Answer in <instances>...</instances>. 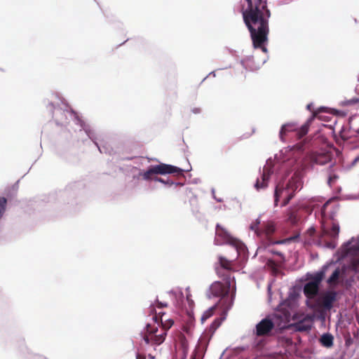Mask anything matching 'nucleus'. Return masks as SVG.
<instances>
[{
	"instance_id": "obj_9",
	"label": "nucleus",
	"mask_w": 359,
	"mask_h": 359,
	"mask_svg": "<svg viewBox=\"0 0 359 359\" xmlns=\"http://www.w3.org/2000/svg\"><path fill=\"white\" fill-rule=\"evenodd\" d=\"M316 116L321 118L318 114H313V116L307 121L306 123L302 126L300 128H297L294 123H287L283 125L280 131V139L283 140L284 136L290 132H294L299 137H302L307 133L309 125Z\"/></svg>"
},
{
	"instance_id": "obj_1",
	"label": "nucleus",
	"mask_w": 359,
	"mask_h": 359,
	"mask_svg": "<svg viewBox=\"0 0 359 359\" xmlns=\"http://www.w3.org/2000/svg\"><path fill=\"white\" fill-rule=\"evenodd\" d=\"M301 144H297L291 148H285L280 151L274 156V159H269L263 168L261 179H257L255 185L257 190L267 187L269 180H273L276 184L274 193V203L278 205L282 201V206L286 205L292 198L296 191L302 188V181L296 171L288 180V169L294 167L296 170V151L302 149Z\"/></svg>"
},
{
	"instance_id": "obj_36",
	"label": "nucleus",
	"mask_w": 359,
	"mask_h": 359,
	"mask_svg": "<svg viewBox=\"0 0 359 359\" xmlns=\"http://www.w3.org/2000/svg\"><path fill=\"white\" fill-rule=\"evenodd\" d=\"M276 253H277L278 255H282V254H281V253H280V252H276Z\"/></svg>"
},
{
	"instance_id": "obj_35",
	"label": "nucleus",
	"mask_w": 359,
	"mask_h": 359,
	"mask_svg": "<svg viewBox=\"0 0 359 359\" xmlns=\"http://www.w3.org/2000/svg\"><path fill=\"white\" fill-rule=\"evenodd\" d=\"M57 114L60 113V110H57Z\"/></svg>"
},
{
	"instance_id": "obj_11",
	"label": "nucleus",
	"mask_w": 359,
	"mask_h": 359,
	"mask_svg": "<svg viewBox=\"0 0 359 359\" xmlns=\"http://www.w3.org/2000/svg\"><path fill=\"white\" fill-rule=\"evenodd\" d=\"M324 274L325 271L316 273L311 280L304 285V292L308 298L312 299L316 295L318 291L319 285L323 278Z\"/></svg>"
},
{
	"instance_id": "obj_5",
	"label": "nucleus",
	"mask_w": 359,
	"mask_h": 359,
	"mask_svg": "<svg viewBox=\"0 0 359 359\" xmlns=\"http://www.w3.org/2000/svg\"><path fill=\"white\" fill-rule=\"evenodd\" d=\"M159 320L161 324L160 329L156 326V325H158V317H156V320L153 324L147 325L144 334V340L146 344L158 345L163 343L165 340L166 330L170 329L174 323L173 320L166 313H163L159 317Z\"/></svg>"
},
{
	"instance_id": "obj_7",
	"label": "nucleus",
	"mask_w": 359,
	"mask_h": 359,
	"mask_svg": "<svg viewBox=\"0 0 359 359\" xmlns=\"http://www.w3.org/2000/svg\"><path fill=\"white\" fill-rule=\"evenodd\" d=\"M191 169V166L189 168L182 170L178 167L165 164V163H159L158 165H151L148 168V169L144 172L140 173V175L142 177L143 180L146 181L154 180L156 182H159L161 183L165 184H172L173 182L169 180L165 181L163 179L157 177V175H167V174H181L182 172H189Z\"/></svg>"
},
{
	"instance_id": "obj_24",
	"label": "nucleus",
	"mask_w": 359,
	"mask_h": 359,
	"mask_svg": "<svg viewBox=\"0 0 359 359\" xmlns=\"http://www.w3.org/2000/svg\"><path fill=\"white\" fill-rule=\"evenodd\" d=\"M299 213H297V215H295L294 212H292L290 213V215H289L288 219H289L291 222L294 223V222H296V221H297V217H299Z\"/></svg>"
},
{
	"instance_id": "obj_6",
	"label": "nucleus",
	"mask_w": 359,
	"mask_h": 359,
	"mask_svg": "<svg viewBox=\"0 0 359 359\" xmlns=\"http://www.w3.org/2000/svg\"><path fill=\"white\" fill-rule=\"evenodd\" d=\"M294 314L290 311H285L280 313H276L271 318L262 319L256 325L255 334L257 336H264L268 334L273 328L283 330L289 327V323Z\"/></svg>"
},
{
	"instance_id": "obj_2",
	"label": "nucleus",
	"mask_w": 359,
	"mask_h": 359,
	"mask_svg": "<svg viewBox=\"0 0 359 359\" xmlns=\"http://www.w3.org/2000/svg\"><path fill=\"white\" fill-rule=\"evenodd\" d=\"M248 6L243 11L245 25L250 32L253 46L260 48L266 53L265 46L268 41L269 25L268 20L270 12L266 8L265 1L262 0H245Z\"/></svg>"
},
{
	"instance_id": "obj_13",
	"label": "nucleus",
	"mask_w": 359,
	"mask_h": 359,
	"mask_svg": "<svg viewBox=\"0 0 359 359\" xmlns=\"http://www.w3.org/2000/svg\"><path fill=\"white\" fill-rule=\"evenodd\" d=\"M331 159L330 151H321L312 156V160L317 164L324 165Z\"/></svg>"
},
{
	"instance_id": "obj_16",
	"label": "nucleus",
	"mask_w": 359,
	"mask_h": 359,
	"mask_svg": "<svg viewBox=\"0 0 359 359\" xmlns=\"http://www.w3.org/2000/svg\"><path fill=\"white\" fill-rule=\"evenodd\" d=\"M208 341L209 339H208L206 335H202L198 339V344L196 348V351H201L205 348L208 345Z\"/></svg>"
},
{
	"instance_id": "obj_3",
	"label": "nucleus",
	"mask_w": 359,
	"mask_h": 359,
	"mask_svg": "<svg viewBox=\"0 0 359 359\" xmlns=\"http://www.w3.org/2000/svg\"><path fill=\"white\" fill-rule=\"evenodd\" d=\"M333 208H335V205L332 201L326 202L322 207V233L316 241L318 246L330 249L336 248L339 233V224L333 221L334 213H330L328 211L329 209Z\"/></svg>"
},
{
	"instance_id": "obj_34",
	"label": "nucleus",
	"mask_w": 359,
	"mask_h": 359,
	"mask_svg": "<svg viewBox=\"0 0 359 359\" xmlns=\"http://www.w3.org/2000/svg\"><path fill=\"white\" fill-rule=\"evenodd\" d=\"M319 111H325V109L324 108H321Z\"/></svg>"
},
{
	"instance_id": "obj_25",
	"label": "nucleus",
	"mask_w": 359,
	"mask_h": 359,
	"mask_svg": "<svg viewBox=\"0 0 359 359\" xmlns=\"http://www.w3.org/2000/svg\"><path fill=\"white\" fill-rule=\"evenodd\" d=\"M294 240V238H289L287 239H285V240H281V241H274L273 243V244H283V243H290L292 241Z\"/></svg>"
},
{
	"instance_id": "obj_12",
	"label": "nucleus",
	"mask_w": 359,
	"mask_h": 359,
	"mask_svg": "<svg viewBox=\"0 0 359 359\" xmlns=\"http://www.w3.org/2000/svg\"><path fill=\"white\" fill-rule=\"evenodd\" d=\"M68 114L71 116H74V118H75V122L77 125L79 126L80 127V133H83L86 134V135L90 138V140H92L95 144L97 145V147H98L99 150L100 152H102V149L101 147L98 145V143L96 141V137L94 135V133L92 131L89 125L86 124V123H84L82 120H81L80 118H79L78 117L76 116V115L72 112H68Z\"/></svg>"
},
{
	"instance_id": "obj_26",
	"label": "nucleus",
	"mask_w": 359,
	"mask_h": 359,
	"mask_svg": "<svg viewBox=\"0 0 359 359\" xmlns=\"http://www.w3.org/2000/svg\"><path fill=\"white\" fill-rule=\"evenodd\" d=\"M187 302L190 308L193 306L194 301L191 299L190 294H187Z\"/></svg>"
},
{
	"instance_id": "obj_33",
	"label": "nucleus",
	"mask_w": 359,
	"mask_h": 359,
	"mask_svg": "<svg viewBox=\"0 0 359 359\" xmlns=\"http://www.w3.org/2000/svg\"><path fill=\"white\" fill-rule=\"evenodd\" d=\"M214 198H215L217 200V201H218V202H221V201H222V199H220V198H217L216 197H214Z\"/></svg>"
},
{
	"instance_id": "obj_22",
	"label": "nucleus",
	"mask_w": 359,
	"mask_h": 359,
	"mask_svg": "<svg viewBox=\"0 0 359 359\" xmlns=\"http://www.w3.org/2000/svg\"><path fill=\"white\" fill-rule=\"evenodd\" d=\"M259 224H260V219H259V218H257L250 226V230L255 231L257 235H259L258 226H259Z\"/></svg>"
},
{
	"instance_id": "obj_37",
	"label": "nucleus",
	"mask_w": 359,
	"mask_h": 359,
	"mask_svg": "<svg viewBox=\"0 0 359 359\" xmlns=\"http://www.w3.org/2000/svg\"><path fill=\"white\" fill-rule=\"evenodd\" d=\"M137 359H140L139 356L137 357Z\"/></svg>"
},
{
	"instance_id": "obj_29",
	"label": "nucleus",
	"mask_w": 359,
	"mask_h": 359,
	"mask_svg": "<svg viewBox=\"0 0 359 359\" xmlns=\"http://www.w3.org/2000/svg\"><path fill=\"white\" fill-rule=\"evenodd\" d=\"M268 290H269V298H270L271 295V285H268Z\"/></svg>"
},
{
	"instance_id": "obj_31",
	"label": "nucleus",
	"mask_w": 359,
	"mask_h": 359,
	"mask_svg": "<svg viewBox=\"0 0 359 359\" xmlns=\"http://www.w3.org/2000/svg\"><path fill=\"white\" fill-rule=\"evenodd\" d=\"M332 182V177H330V179H329V180H328V183H329L330 184H331Z\"/></svg>"
},
{
	"instance_id": "obj_17",
	"label": "nucleus",
	"mask_w": 359,
	"mask_h": 359,
	"mask_svg": "<svg viewBox=\"0 0 359 359\" xmlns=\"http://www.w3.org/2000/svg\"><path fill=\"white\" fill-rule=\"evenodd\" d=\"M341 269H337L334 270V271L332 273L331 276L328 278L327 283L330 285H336L338 282V280L341 276Z\"/></svg>"
},
{
	"instance_id": "obj_21",
	"label": "nucleus",
	"mask_w": 359,
	"mask_h": 359,
	"mask_svg": "<svg viewBox=\"0 0 359 359\" xmlns=\"http://www.w3.org/2000/svg\"><path fill=\"white\" fill-rule=\"evenodd\" d=\"M6 202L7 201L4 197H0V219L5 212Z\"/></svg>"
},
{
	"instance_id": "obj_20",
	"label": "nucleus",
	"mask_w": 359,
	"mask_h": 359,
	"mask_svg": "<svg viewBox=\"0 0 359 359\" xmlns=\"http://www.w3.org/2000/svg\"><path fill=\"white\" fill-rule=\"evenodd\" d=\"M275 229V224H273V222H270L265 225L264 231L266 234L269 235L274 232Z\"/></svg>"
},
{
	"instance_id": "obj_15",
	"label": "nucleus",
	"mask_w": 359,
	"mask_h": 359,
	"mask_svg": "<svg viewBox=\"0 0 359 359\" xmlns=\"http://www.w3.org/2000/svg\"><path fill=\"white\" fill-rule=\"evenodd\" d=\"M320 341L322 345L325 347H331L333 345V337L330 334H323Z\"/></svg>"
},
{
	"instance_id": "obj_14",
	"label": "nucleus",
	"mask_w": 359,
	"mask_h": 359,
	"mask_svg": "<svg viewBox=\"0 0 359 359\" xmlns=\"http://www.w3.org/2000/svg\"><path fill=\"white\" fill-rule=\"evenodd\" d=\"M336 292H327L323 294L322 297V304L324 308L327 309H330L332 306L333 302L336 299Z\"/></svg>"
},
{
	"instance_id": "obj_18",
	"label": "nucleus",
	"mask_w": 359,
	"mask_h": 359,
	"mask_svg": "<svg viewBox=\"0 0 359 359\" xmlns=\"http://www.w3.org/2000/svg\"><path fill=\"white\" fill-rule=\"evenodd\" d=\"M313 208V201H308L306 202H302L299 204V210H305L306 212L311 213Z\"/></svg>"
},
{
	"instance_id": "obj_30",
	"label": "nucleus",
	"mask_w": 359,
	"mask_h": 359,
	"mask_svg": "<svg viewBox=\"0 0 359 359\" xmlns=\"http://www.w3.org/2000/svg\"><path fill=\"white\" fill-rule=\"evenodd\" d=\"M306 107L309 110H311V104H308Z\"/></svg>"
},
{
	"instance_id": "obj_23",
	"label": "nucleus",
	"mask_w": 359,
	"mask_h": 359,
	"mask_svg": "<svg viewBox=\"0 0 359 359\" xmlns=\"http://www.w3.org/2000/svg\"><path fill=\"white\" fill-rule=\"evenodd\" d=\"M219 262L224 268L229 269L230 267V262L224 257H219Z\"/></svg>"
},
{
	"instance_id": "obj_4",
	"label": "nucleus",
	"mask_w": 359,
	"mask_h": 359,
	"mask_svg": "<svg viewBox=\"0 0 359 359\" xmlns=\"http://www.w3.org/2000/svg\"><path fill=\"white\" fill-rule=\"evenodd\" d=\"M235 290V281L230 278L225 279L223 283L219 281L214 282L210 285L208 292L209 297H221L222 299L219 302V304L224 310L222 316L216 319L211 325V329L213 330V332L219 327L222 321L226 319V313L233 304Z\"/></svg>"
},
{
	"instance_id": "obj_32",
	"label": "nucleus",
	"mask_w": 359,
	"mask_h": 359,
	"mask_svg": "<svg viewBox=\"0 0 359 359\" xmlns=\"http://www.w3.org/2000/svg\"><path fill=\"white\" fill-rule=\"evenodd\" d=\"M262 250V247L258 248V249H257V252H261Z\"/></svg>"
},
{
	"instance_id": "obj_27",
	"label": "nucleus",
	"mask_w": 359,
	"mask_h": 359,
	"mask_svg": "<svg viewBox=\"0 0 359 359\" xmlns=\"http://www.w3.org/2000/svg\"><path fill=\"white\" fill-rule=\"evenodd\" d=\"M290 299H288L285 302L283 303L281 305H280V309H283L285 308V306L287 305H290Z\"/></svg>"
},
{
	"instance_id": "obj_10",
	"label": "nucleus",
	"mask_w": 359,
	"mask_h": 359,
	"mask_svg": "<svg viewBox=\"0 0 359 359\" xmlns=\"http://www.w3.org/2000/svg\"><path fill=\"white\" fill-rule=\"evenodd\" d=\"M194 324L192 321L188 323L183 328V332L180 333L177 341L178 346L182 352V357L185 358L189 351V341L193 335Z\"/></svg>"
},
{
	"instance_id": "obj_19",
	"label": "nucleus",
	"mask_w": 359,
	"mask_h": 359,
	"mask_svg": "<svg viewBox=\"0 0 359 359\" xmlns=\"http://www.w3.org/2000/svg\"><path fill=\"white\" fill-rule=\"evenodd\" d=\"M216 306H217V305H215V306L210 307V309H208V310H206L203 313V314L201 316L202 323H203L204 321H205L207 319H208L210 317H211L212 316Z\"/></svg>"
},
{
	"instance_id": "obj_8",
	"label": "nucleus",
	"mask_w": 359,
	"mask_h": 359,
	"mask_svg": "<svg viewBox=\"0 0 359 359\" xmlns=\"http://www.w3.org/2000/svg\"><path fill=\"white\" fill-rule=\"evenodd\" d=\"M215 243L218 245L227 244L231 247L236 252V255L232 256V259H234L236 257L245 259L247 256L245 245L241 241L233 237L226 229L219 224L217 225L216 228Z\"/></svg>"
},
{
	"instance_id": "obj_28",
	"label": "nucleus",
	"mask_w": 359,
	"mask_h": 359,
	"mask_svg": "<svg viewBox=\"0 0 359 359\" xmlns=\"http://www.w3.org/2000/svg\"><path fill=\"white\" fill-rule=\"evenodd\" d=\"M314 232H315V229L313 227H311L307 231V233L309 234L310 236H312L314 233Z\"/></svg>"
}]
</instances>
